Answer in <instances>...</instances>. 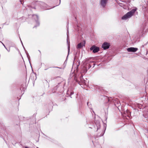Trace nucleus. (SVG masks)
<instances>
[{"label":"nucleus","instance_id":"4","mask_svg":"<svg viewBox=\"0 0 148 148\" xmlns=\"http://www.w3.org/2000/svg\"><path fill=\"white\" fill-rule=\"evenodd\" d=\"M138 50L137 48H134L133 47H131L128 48L127 49V50L128 52H135Z\"/></svg>","mask_w":148,"mask_h":148},{"label":"nucleus","instance_id":"17","mask_svg":"<svg viewBox=\"0 0 148 148\" xmlns=\"http://www.w3.org/2000/svg\"><path fill=\"white\" fill-rule=\"evenodd\" d=\"M88 103H87V105H88Z\"/></svg>","mask_w":148,"mask_h":148},{"label":"nucleus","instance_id":"7","mask_svg":"<svg viewBox=\"0 0 148 148\" xmlns=\"http://www.w3.org/2000/svg\"><path fill=\"white\" fill-rule=\"evenodd\" d=\"M85 42H80L79 43L77 46V49H80L85 45Z\"/></svg>","mask_w":148,"mask_h":148},{"label":"nucleus","instance_id":"12","mask_svg":"<svg viewBox=\"0 0 148 148\" xmlns=\"http://www.w3.org/2000/svg\"><path fill=\"white\" fill-rule=\"evenodd\" d=\"M3 45L4 46V47H5V48H6V47H5V45H4V44H3Z\"/></svg>","mask_w":148,"mask_h":148},{"label":"nucleus","instance_id":"6","mask_svg":"<svg viewBox=\"0 0 148 148\" xmlns=\"http://www.w3.org/2000/svg\"><path fill=\"white\" fill-rule=\"evenodd\" d=\"M108 0H101L100 2L101 5L104 8L106 5Z\"/></svg>","mask_w":148,"mask_h":148},{"label":"nucleus","instance_id":"2","mask_svg":"<svg viewBox=\"0 0 148 148\" xmlns=\"http://www.w3.org/2000/svg\"><path fill=\"white\" fill-rule=\"evenodd\" d=\"M90 49L91 51H93V53H95L99 51V48L98 47H96L93 45L90 47Z\"/></svg>","mask_w":148,"mask_h":148},{"label":"nucleus","instance_id":"8","mask_svg":"<svg viewBox=\"0 0 148 148\" xmlns=\"http://www.w3.org/2000/svg\"><path fill=\"white\" fill-rule=\"evenodd\" d=\"M99 133L98 134L97 136L99 137H100L103 136L105 132V130H99Z\"/></svg>","mask_w":148,"mask_h":148},{"label":"nucleus","instance_id":"9","mask_svg":"<svg viewBox=\"0 0 148 148\" xmlns=\"http://www.w3.org/2000/svg\"><path fill=\"white\" fill-rule=\"evenodd\" d=\"M106 124L105 123L103 124V127L102 128V130H106Z\"/></svg>","mask_w":148,"mask_h":148},{"label":"nucleus","instance_id":"16","mask_svg":"<svg viewBox=\"0 0 148 148\" xmlns=\"http://www.w3.org/2000/svg\"><path fill=\"white\" fill-rule=\"evenodd\" d=\"M38 25H39V23H38Z\"/></svg>","mask_w":148,"mask_h":148},{"label":"nucleus","instance_id":"10","mask_svg":"<svg viewBox=\"0 0 148 148\" xmlns=\"http://www.w3.org/2000/svg\"><path fill=\"white\" fill-rule=\"evenodd\" d=\"M33 17L34 18H36L35 19L36 20H37L38 19V16L37 15H33Z\"/></svg>","mask_w":148,"mask_h":148},{"label":"nucleus","instance_id":"5","mask_svg":"<svg viewBox=\"0 0 148 148\" xmlns=\"http://www.w3.org/2000/svg\"><path fill=\"white\" fill-rule=\"evenodd\" d=\"M95 123V128L97 130H99L101 128V124L99 121H96Z\"/></svg>","mask_w":148,"mask_h":148},{"label":"nucleus","instance_id":"13","mask_svg":"<svg viewBox=\"0 0 148 148\" xmlns=\"http://www.w3.org/2000/svg\"><path fill=\"white\" fill-rule=\"evenodd\" d=\"M73 94V93L72 92H71V94L72 95V94Z\"/></svg>","mask_w":148,"mask_h":148},{"label":"nucleus","instance_id":"14","mask_svg":"<svg viewBox=\"0 0 148 148\" xmlns=\"http://www.w3.org/2000/svg\"><path fill=\"white\" fill-rule=\"evenodd\" d=\"M25 148H29V147H25Z\"/></svg>","mask_w":148,"mask_h":148},{"label":"nucleus","instance_id":"1","mask_svg":"<svg viewBox=\"0 0 148 148\" xmlns=\"http://www.w3.org/2000/svg\"><path fill=\"white\" fill-rule=\"evenodd\" d=\"M137 8L132 9L131 11L127 13L122 17V20H126L130 18L134 14L135 12L137 10Z\"/></svg>","mask_w":148,"mask_h":148},{"label":"nucleus","instance_id":"3","mask_svg":"<svg viewBox=\"0 0 148 148\" xmlns=\"http://www.w3.org/2000/svg\"><path fill=\"white\" fill-rule=\"evenodd\" d=\"M110 46V45L109 43L105 42L102 44V47L105 50L109 48Z\"/></svg>","mask_w":148,"mask_h":148},{"label":"nucleus","instance_id":"15","mask_svg":"<svg viewBox=\"0 0 148 148\" xmlns=\"http://www.w3.org/2000/svg\"><path fill=\"white\" fill-rule=\"evenodd\" d=\"M60 0L59 4H60Z\"/></svg>","mask_w":148,"mask_h":148},{"label":"nucleus","instance_id":"11","mask_svg":"<svg viewBox=\"0 0 148 148\" xmlns=\"http://www.w3.org/2000/svg\"><path fill=\"white\" fill-rule=\"evenodd\" d=\"M67 34L68 33H69V32H68V28L67 27Z\"/></svg>","mask_w":148,"mask_h":148}]
</instances>
